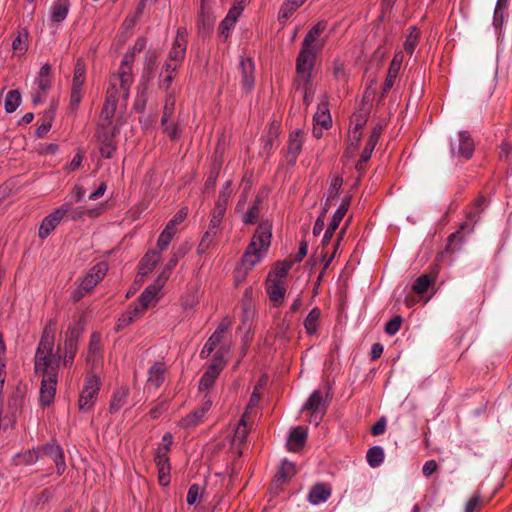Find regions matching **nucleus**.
I'll use <instances>...</instances> for the list:
<instances>
[{
  "label": "nucleus",
  "instance_id": "338daca9",
  "mask_svg": "<svg viewBox=\"0 0 512 512\" xmlns=\"http://www.w3.org/2000/svg\"><path fill=\"white\" fill-rule=\"evenodd\" d=\"M361 132H357V130H349L348 132V144L349 147L356 149L360 143L361 140Z\"/></svg>",
  "mask_w": 512,
  "mask_h": 512
},
{
  "label": "nucleus",
  "instance_id": "7ed1b4c3",
  "mask_svg": "<svg viewBox=\"0 0 512 512\" xmlns=\"http://www.w3.org/2000/svg\"><path fill=\"white\" fill-rule=\"evenodd\" d=\"M54 334L46 328L35 354V373L38 376H58L60 357L53 352Z\"/></svg>",
  "mask_w": 512,
  "mask_h": 512
},
{
  "label": "nucleus",
  "instance_id": "864d4df0",
  "mask_svg": "<svg viewBox=\"0 0 512 512\" xmlns=\"http://www.w3.org/2000/svg\"><path fill=\"white\" fill-rule=\"evenodd\" d=\"M384 129L382 124H377L371 131L369 139L366 142L367 147L374 149Z\"/></svg>",
  "mask_w": 512,
  "mask_h": 512
},
{
  "label": "nucleus",
  "instance_id": "a19ab883",
  "mask_svg": "<svg viewBox=\"0 0 512 512\" xmlns=\"http://www.w3.org/2000/svg\"><path fill=\"white\" fill-rule=\"evenodd\" d=\"M101 353V335L94 332L90 336L88 347V361H95Z\"/></svg>",
  "mask_w": 512,
  "mask_h": 512
},
{
  "label": "nucleus",
  "instance_id": "dca6fc26",
  "mask_svg": "<svg viewBox=\"0 0 512 512\" xmlns=\"http://www.w3.org/2000/svg\"><path fill=\"white\" fill-rule=\"evenodd\" d=\"M313 119V134L315 137L320 138L322 136V129H328L332 125V119L328 108V96L326 94L322 96Z\"/></svg>",
  "mask_w": 512,
  "mask_h": 512
},
{
  "label": "nucleus",
  "instance_id": "6e6552de",
  "mask_svg": "<svg viewBox=\"0 0 512 512\" xmlns=\"http://www.w3.org/2000/svg\"><path fill=\"white\" fill-rule=\"evenodd\" d=\"M229 351V346H223L220 350H218L213 359L211 364L207 367L206 371L202 375L200 382H199V391L205 392L209 391L218 376L220 375L221 371L224 369L226 360L224 359V355L227 354Z\"/></svg>",
  "mask_w": 512,
  "mask_h": 512
},
{
  "label": "nucleus",
  "instance_id": "c9c22d12",
  "mask_svg": "<svg viewBox=\"0 0 512 512\" xmlns=\"http://www.w3.org/2000/svg\"><path fill=\"white\" fill-rule=\"evenodd\" d=\"M160 258L161 252L158 250H152L147 252L141 260L140 272L144 275L152 272V270L159 262Z\"/></svg>",
  "mask_w": 512,
  "mask_h": 512
},
{
  "label": "nucleus",
  "instance_id": "0e129e2a",
  "mask_svg": "<svg viewBox=\"0 0 512 512\" xmlns=\"http://www.w3.org/2000/svg\"><path fill=\"white\" fill-rule=\"evenodd\" d=\"M126 396H127V394L125 391L117 392L114 395V398L111 402V405H110L111 410H119L122 407V405L126 399Z\"/></svg>",
  "mask_w": 512,
  "mask_h": 512
},
{
  "label": "nucleus",
  "instance_id": "39448f33",
  "mask_svg": "<svg viewBox=\"0 0 512 512\" xmlns=\"http://www.w3.org/2000/svg\"><path fill=\"white\" fill-rule=\"evenodd\" d=\"M43 456L49 457L56 465L57 474L62 475L66 469L64 453L59 445L48 443L43 446L26 450L16 454L13 458V463L16 466L32 465L36 463Z\"/></svg>",
  "mask_w": 512,
  "mask_h": 512
},
{
  "label": "nucleus",
  "instance_id": "de8ad7c7",
  "mask_svg": "<svg viewBox=\"0 0 512 512\" xmlns=\"http://www.w3.org/2000/svg\"><path fill=\"white\" fill-rule=\"evenodd\" d=\"M433 281L434 279L431 278L429 275L423 274L415 280L412 289L417 294H423L428 290L429 286Z\"/></svg>",
  "mask_w": 512,
  "mask_h": 512
},
{
  "label": "nucleus",
  "instance_id": "680f3d73",
  "mask_svg": "<svg viewBox=\"0 0 512 512\" xmlns=\"http://www.w3.org/2000/svg\"><path fill=\"white\" fill-rule=\"evenodd\" d=\"M188 214V211L186 208L180 209L173 218L168 222L166 226L170 227L171 229H176V225L182 223L184 219L186 218Z\"/></svg>",
  "mask_w": 512,
  "mask_h": 512
},
{
  "label": "nucleus",
  "instance_id": "603ef678",
  "mask_svg": "<svg viewBox=\"0 0 512 512\" xmlns=\"http://www.w3.org/2000/svg\"><path fill=\"white\" fill-rule=\"evenodd\" d=\"M400 69L389 66L388 73L383 84L382 97L393 87L394 82L399 74Z\"/></svg>",
  "mask_w": 512,
  "mask_h": 512
},
{
  "label": "nucleus",
  "instance_id": "f3484780",
  "mask_svg": "<svg viewBox=\"0 0 512 512\" xmlns=\"http://www.w3.org/2000/svg\"><path fill=\"white\" fill-rule=\"evenodd\" d=\"M302 410L308 411L310 413L309 421L318 425L326 410L322 392L319 390L314 391L308 398Z\"/></svg>",
  "mask_w": 512,
  "mask_h": 512
},
{
  "label": "nucleus",
  "instance_id": "b1692460",
  "mask_svg": "<svg viewBox=\"0 0 512 512\" xmlns=\"http://www.w3.org/2000/svg\"><path fill=\"white\" fill-rule=\"evenodd\" d=\"M266 292L275 307L282 305L286 293V287L282 280L271 278V275H269L266 283Z\"/></svg>",
  "mask_w": 512,
  "mask_h": 512
},
{
  "label": "nucleus",
  "instance_id": "4be33fe9",
  "mask_svg": "<svg viewBox=\"0 0 512 512\" xmlns=\"http://www.w3.org/2000/svg\"><path fill=\"white\" fill-rule=\"evenodd\" d=\"M244 10V2H238L233 7H231L226 15V17L221 21L218 27L219 35L226 40L229 37V32L232 28H234L239 16Z\"/></svg>",
  "mask_w": 512,
  "mask_h": 512
},
{
  "label": "nucleus",
  "instance_id": "774afa93",
  "mask_svg": "<svg viewBox=\"0 0 512 512\" xmlns=\"http://www.w3.org/2000/svg\"><path fill=\"white\" fill-rule=\"evenodd\" d=\"M373 150L374 149L369 148L367 146L364 147V149H363V151L361 153V156H360V160L356 164V169L358 171L362 170L363 169V164L366 163L371 158Z\"/></svg>",
  "mask_w": 512,
  "mask_h": 512
},
{
  "label": "nucleus",
  "instance_id": "1a4fd4ad",
  "mask_svg": "<svg viewBox=\"0 0 512 512\" xmlns=\"http://www.w3.org/2000/svg\"><path fill=\"white\" fill-rule=\"evenodd\" d=\"M108 271V265L105 262H99L89 269L87 274L81 280L77 290L73 294V300L78 302L86 294L90 293L94 287L102 281Z\"/></svg>",
  "mask_w": 512,
  "mask_h": 512
},
{
  "label": "nucleus",
  "instance_id": "09e8293b",
  "mask_svg": "<svg viewBox=\"0 0 512 512\" xmlns=\"http://www.w3.org/2000/svg\"><path fill=\"white\" fill-rule=\"evenodd\" d=\"M247 435H248V427H247L245 417L243 416L235 430L233 440H232L233 444L244 443Z\"/></svg>",
  "mask_w": 512,
  "mask_h": 512
},
{
  "label": "nucleus",
  "instance_id": "393cba45",
  "mask_svg": "<svg viewBox=\"0 0 512 512\" xmlns=\"http://www.w3.org/2000/svg\"><path fill=\"white\" fill-rule=\"evenodd\" d=\"M304 142V132L302 130H295L290 133L288 144H287V154L286 159L288 163L294 164L297 160L298 155L302 150V145Z\"/></svg>",
  "mask_w": 512,
  "mask_h": 512
},
{
  "label": "nucleus",
  "instance_id": "a878e982",
  "mask_svg": "<svg viewBox=\"0 0 512 512\" xmlns=\"http://www.w3.org/2000/svg\"><path fill=\"white\" fill-rule=\"evenodd\" d=\"M40 401L43 405H50L56 394L58 376H41Z\"/></svg>",
  "mask_w": 512,
  "mask_h": 512
},
{
  "label": "nucleus",
  "instance_id": "f257e3e1",
  "mask_svg": "<svg viewBox=\"0 0 512 512\" xmlns=\"http://www.w3.org/2000/svg\"><path fill=\"white\" fill-rule=\"evenodd\" d=\"M326 22L319 21L305 35L301 49L296 59V76L294 85L296 90L303 94V102L309 106L315 95V87L312 83V70L315 65L316 54L321 51L325 42L319 36L325 31Z\"/></svg>",
  "mask_w": 512,
  "mask_h": 512
},
{
  "label": "nucleus",
  "instance_id": "f03ea898",
  "mask_svg": "<svg viewBox=\"0 0 512 512\" xmlns=\"http://www.w3.org/2000/svg\"><path fill=\"white\" fill-rule=\"evenodd\" d=\"M271 239L272 224L269 221L259 223L242 257V265L246 270L252 269L266 255Z\"/></svg>",
  "mask_w": 512,
  "mask_h": 512
},
{
  "label": "nucleus",
  "instance_id": "58836bf2",
  "mask_svg": "<svg viewBox=\"0 0 512 512\" xmlns=\"http://www.w3.org/2000/svg\"><path fill=\"white\" fill-rule=\"evenodd\" d=\"M321 311L319 308H313L304 320V327L308 334L316 333L320 323Z\"/></svg>",
  "mask_w": 512,
  "mask_h": 512
},
{
  "label": "nucleus",
  "instance_id": "5fc2aeb1",
  "mask_svg": "<svg viewBox=\"0 0 512 512\" xmlns=\"http://www.w3.org/2000/svg\"><path fill=\"white\" fill-rule=\"evenodd\" d=\"M484 504V500L481 498L480 494L473 495L465 505V512H476L479 507Z\"/></svg>",
  "mask_w": 512,
  "mask_h": 512
},
{
  "label": "nucleus",
  "instance_id": "5701e85b",
  "mask_svg": "<svg viewBox=\"0 0 512 512\" xmlns=\"http://www.w3.org/2000/svg\"><path fill=\"white\" fill-rule=\"evenodd\" d=\"M485 198L483 196L478 197L474 202V207L477 209L476 211H471L467 215V221L461 224L458 231L455 233H452L449 236V245L453 243L454 240L459 239L462 241V238L460 237V234L464 231L471 232L473 229L474 224L477 221L478 215L480 213V207L485 204Z\"/></svg>",
  "mask_w": 512,
  "mask_h": 512
},
{
  "label": "nucleus",
  "instance_id": "ea45409f",
  "mask_svg": "<svg viewBox=\"0 0 512 512\" xmlns=\"http://www.w3.org/2000/svg\"><path fill=\"white\" fill-rule=\"evenodd\" d=\"M420 41V31L417 27L411 26L409 34L404 42V50L408 54H413Z\"/></svg>",
  "mask_w": 512,
  "mask_h": 512
},
{
  "label": "nucleus",
  "instance_id": "20e7f679",
  "mask_svg": "<svg viewBox=\"0 0 512 512\" xmlns=\"http://www.w3.org/2000/svg\"><path fill=\"white\" fill-rule=\"evenodd\" d=\"M188 31L186 28L180 27L177 29L175 39L169 51L168 58L163 66L162 83L165 85L166 90L170 87L177 69L181 66L185 59L186 49L188 44Z\"/></svg>",
  "mask_w": 512,
  "mask_h": 512
},
{
  "label": "nucleus",
  "instance_id": "e433bc0d",
  "mask_svg": "<svg viewBox=\"0 0 512 512\" xmlns=\"http://www.w3.org/2000/svg\"><path fill=\"white\" fill-rule=\"evenodd\" d=\"M306 1L307 0H284L279 11V19H289Z\"/></svg>",
  "mask_w": 512,
  "mask_h": 512
},
{
  "label": "nucleus",
  "instance_id": "72a5a7b5",
  "mask_svg": "<svg viewBox=\"0 0 512 512\" xmlns=\"http://www.w3.org/2000/svg\"><path fill=\"white\" fill-rule=\"evenodd\" d=\"M242 69V85L246 90H250L254 85V63L251 59H242L240 62Z\"/></svg>",
  "mask_w": 512,
  "mask_h": 512
},
{
  "label": "nucleus",
  "instance_id": "4468645a",
  "mask_svg": "<svg viewBox=\"0 0 512 512\" xmlns=\"http://www.w3.org/2000/svg\"><path fill=\"white\" fill-rule=\"evenodd\" d=\"M118 133L119 125H115L113 128H108L104 124H99L97 129V140L99 143L100 153L104 158H112L116 152L117 145L114 139Z\"/></svg>",
  "mask_w": 512,
  "mask_h": 512
},
{
  "label": "nucleus",
  "instance_id": "37998d69",
  "mask_svg": "<svg viewBox=\"0 0 512 512\" xmlns=\"http://www.w3.org/2000/svg\"><path fill=\"white\" fill-rule=\"evenodd\" d=\"M172 444H173L172 434L169 432L165 433L155 451L154 457H168V453L171 450Z\"/></svg>",
  "mask_w": 512,
  "mask_h": 512
},
{
  "label": "nucleus",
  "instance_id": "6e6d98bb",
  "mask_svg": "<svg viewBox=\"0 0 512 512\" xmlns=\"http://www.w3.org/2000/svg\"><path fill=\"white\" fill-rule=\"evenodd\" d=\"M342 183H343L342 179L338 176H335L331 179L330 188H329V197L325 204L326 207H328V202L330 201V199L337 196V194L342 186Z\"/></svg>",
  "mask_w": 512,
  "mask_h": 512
},
{
  "label": "nucleus",
  "instance_id": "79ce46f5",
  "mask_svg": "<svg viewBox=\"0 0 512 512\" xmlns=\"http://www.w3.org/2000/svg\"><path fill=\"white\" fill-rule=\"evenodd\" d=\"M366 458L371 467L380 466L384 460V451L382 447H371L367 452Z\"/></svg>",
  "mask_w": 512,
  "mask_h": 512
},
{
  "label": "nucleus",
  "instance_id": "a211bd4d",
  "mask_svg": "<svg viewBox=\"0 0 512 512\" xmlns=\"http://www.w3.org/2000/svg\"><path fill=\"white\" fill-rule=\"evenodd\" d=\"M211 407L212 400L205 399V401L199 407H197L191 413L183 417L179 421L178 425L184 429H189L198 426L199 424L205 421L206 415L210 411Z\"/></svg>",
  "mask_w": 512,
  "mask_h": 512
},
{
  "label": "nucleus",
  "instance_id": "69168bd1",
  "mask_svg": "<svg viewBox=\"0 0 512 512\" xmlns=\"http://www.w3.org/2000/svg\"><path fill=\"white\" fill-rule=\"evenodd\" d=\"M131 323H133L132 317L129 316L125 311L121 314V316L118 318V321L115 326L116 331H121L125 327L129 326Z\"/></svg>",
  "mask_w": 512,
  "mask_h": 512
},
{
  "label": "nucleus",
  "instance_id": "49530a36",
  "mask_svg": "<svg viewBox=\"0 0 512 512\" xmlns=\"http://www.w3.org/2000/svg\"><path fill=\"white\" fill-rule=\"evenodd\" d=\"M331 73L336 81H339V82L347 81V73L345 70V65L340 59H335L332 62Z\"/></svg>",
  "mask_w": 512,
  "mask_h": 512
},
{
  "label": "nucleus",
  "instance_id": "0eeeda50",
  "mask_svg": "<svg viewBox=\"0 0 512 512\" xmlns=\"http://www.w3.org/2000/svg\"><path fill=\"white\" fill-rule=\"evenodd\" d=\"M176 95L173 91L167 92L161 116V128L170 140H177L183 127L175 120Z\"/></svg>",
  "mask_w": 512,
  "mask_h": 512
},
{
  "label": "nucleus",
  "instance_id": "3c124183",
  "mask_svg": "<svg viewBox=\"0 0 512 512\" xmlns=\"http://www.w3.org/2000/svg\"><path fill=\"white\" fill-rule=\"evenodd\" d=\"M296 472L295 465L289 461H282L279 471L277 473L278 479L287 480L291 478Z\"/></svg>",
  "mask_w": 512,
  "mask_h": 512
},
{
  "label": "nucleus",
  "instance_id": "13d9d810",
  "mask_svg": "<svg viewBox=\"0 0 512 512\" xmlns=\"http://www.w3.org/2000/svg\"><path fill=\"white\" fill-rule=\"evenodd\" d=\"M402 318L400 316L393 317L387 322L385 332L389 335H395L401 328Z\"/></svg>",
  "mask_w": 512,
  "mask_h": 512
},
{
  "label": "nucleus",
  "instance_id": "c85d7f7f",
  "mask_svg": "<svg viewBox=\"0 0 512 512\" xmlns=\"http://www.w3.org/2000/svg\"><path fill=\"white\" fill-rule=\"evenodd\" d=\"M79 335V332L75 329H72L70 331V336L67 335L65 344H64V355H63V365L64 366H71L74 357L76 355L77 351V337Z\"/></svg>",
  "mask_w": 512,
  "mask_h": 512
},
{
  "label": "nucleus",
  "instance_id": "8fccbe9b",
  "mask_svg": "<svg viewBox=\"0 0 512 512\" xmlns=\"http://www.w3.org/2000/svg\"><path fill=\"white\" fill-rule=\"evenodd\" d=\"M259 199L249 208V210L243 215V222L245 224H254L257 222L260 214Z\"/></svg>",
  "mask_w": 512,
  "mask_h": 512
},
{
  "label": "nucleus",
  "instance_id": "bb28decb",
  "mask_svg": "<svg viewBox=\"0 0 512 512\" xmlns=\"http://www.w3.org/2000/svg\"><path fill=\"white\" fill-rule=\"evenodd\" d=\"M71 0H54L50 7V21L58 25L62 23L70 9Z\"/></svg>",
  "mask_w": 512,
  "mask_h": 512
},
{
  "label": "nucleus",
  "instance_id": "f704fd0d",
  "mask_svg": "<svg viewBox=\"0 0 512 512\" xmlns=\"http://www.w3.org/2000/svg\"><path fill=\"white\" fill-rule=\"evenodd\" d=\"M230 195H231L230 183L227 182L226 187L222 191H220V193L218 195V199L215 204V207L212 211V213L216 215V218L224 217L226 209H227V204L230 199Z\"/></svg>",
  "mask_w": 512,
  "mask_h": 512
},
{
  "label": "nucleus",
  "instance_id": "cd10ccee",
  "mask_svg": "<svg viewBox=\"0 0 512 512\" xmlns=\"http://www.w3.org/2000/svg\"><path fill=\"white\" fill-rule=\"evenodd\" d=\"M307 439V429L302 426H297L291 431L287 447L289 451L298 452L302 449Z\"/></svg>",
  "mask_w": 512,
  "mask_h": 512
},
{
  "label": "nucleus",
  "instance_id": "7c9ffc66",
  "mask_svg": "<svg viewBox=\"0 0 512 512\" xmlns=\"http://www.w3.org/2000/svg\"><path fill=\"white\" fill-rule=\"evenodd\" d=\"M154 462L158 471V481L160 485L167 486L170 483V461L169 457H154Z\"/></svg>",
  "mask_w": 512,
  "mask_h": 512
},
{
  "label": "nucleus",
  "instance_id": "4c0bfd02",
  "mask_svg": "<svg viewBox=\"0 0 512 512\" xmlns=\"http://www.w3.org/2000/svg\"><path fill=\"white\" fill-rule=\"evenodd\" d=\"M37 85L39 91L45 93L51 86V66L46 63L44 64L39 72L37 77Z\"/></svg>",
  "mask_w": 512,
  "mask_h": 512
},
{
  "label": "nucleus",
  "instance_id": "9d476101",
  "mask_svg": "<svg viewBox=\"0 0 512 512\" xmlns=\"http://www.w3.org/2000/svg\"><path fill=\"white\" fill-rule=\"evenodd\" d=\"M232 327V321L230 318L225 317L222 319V321L218 324L216 330L214 333L209 337L207 342L205 343L204 347L202 348L200 352V357L203 359H206L210 356V354L215 350V348L223 344L219 350L223 346H229V344L225 343L227 336L230 334V330Z\"/></svg>",
  "mask_w": 512,
  "mask_h": 512
},
{
  "label": "nucleus",
  "instance_id": "ddd939ff",
  "mask_svg": "<svg viewBox=\"0 0 512 512\" xmlns=\"http://www.w3.org/2000/svg\"><path fill=\"white\" fill-rule=\"evenodd\" d=\"M100 386L101 382L97 375L92 373L86 375L84 380V386L79 398L80 410L88 411L93 407L95 399L99 393Z\"/></svg>",
  "mask_w": 512,
  "mask_h": 512
},
{
  "label": "nucleus",
  "instance_id": "aec40b11",
  "mask_svg": "<svg viewBox=\"0 0 512 512\" xmlns=\"http://www.w3.org/2000/svg\"><path fill=\"white\" fill-rule=\"evenodd\" d=\"M167 281V274L158 276L155 282L147 286L144 291L140 294L137 300L143 304L147 309L154 306L158 300V294L164 287Z\"/></svg>",
  "mask_w": 512,
  "mask_h": 512
},
{
  "label": "nucleus",
  "instance_id": "2eb2a0df",
  "mask_svg": "<svg viewBox=\"0 0 512 512\" xmlns=\"http://www.w3.org/2000/svg\"><path fill=\"white\" fill-rule=\"evenodd\" d=\"M71 210V205L69 203L62 204L59 208L54 210L52 213L47 215L41 222L39 227V237L41 239L47 238L51 232L57 227V225L61 222L63 217L69 213Z\"/></svg>",
  "mask_w": 512,
  "mask_h": 512
},
{
  "label": "nucleus",
  "instance_id": "423d86ee",
  "mask_svg": "<svg viewBox=\"0 0 512 512\" xmlns=\"http://www.w3.org/2000/svg\"><path fill=\"white\" fill-rule=\"evenodd\" d=\"M132 63L133 56L124 55L118 72L110 76L106 96H114L115 100L128 98L130 88L134 82Z\"/></svg>",
  "mask_w": 512,
  "mask_h": 512
},
{
  "label": "nucleus",
  "instance_id": "2f4dec72",
  "mask_svg": "<svg viewBox=\"0 0 512 512\" xmlns=\"http://www.w3.org/2000/svg\"><path fill=\"white\" fill-rule=\"evenodd\" d=\"M28 37L29 33L26 29L17 31L13 41L12 50L14 55L23 56L28 50Z\"/></svg>",
  "mask_w": 512,
  "mask_h": 512
},
{
  "label": "nucleus",
  "instance_id": "f8f14e48",
  "mask_svg": "<svg viewBox=\"0 0 512 512\" xmlns=\"http://www.w3.org/2000/svg\"><path fill=\"white\" fill-rule=\"evenodd\" d=\"M86 81V66L82 59H78L75 63L74 74L72 79V87L70 94V107L77 110L84 95V84Z\"/></svg>",
  "mask_w": 512,
  "mask_h": 512
},
{
  "label": "nucleus",
  "instance_id": "052dcab7",
  "mask_svg": "<svg viewBox=\"0 0 512 512\" xmlns=\"http://www.w3.org/2000/svg\"><path fill=\"white\" fill-rule=\"evenodd\" d=\"M508 0H498L494 10V24L500 25L503 19V11Z\"/></svg>",
  "mask_w": 512,
  "mask_h": 512
},
{
  "label": "nucleus",
  "instance_id": "c03bdc74",
  "mask_svg": "<svg viewBox=\"0 0 512 512\" xmlns=\"http://www.w3.org/2000/svg\"><path fill=\"white\" fill-rule=\"evenodd\" d=\"M21 103V94L17 90H11L8 92L5 99V111L7 113L14 112Z\"/></svg>",
  "mask_w": 512,
  "mask_h": 512
},
{
  "label": "nucleus",
  "instance_id": "9b49d317",
  "mask_svg": "<svg viewBox=\"0 0 512 512\" xmlns=\"http://www.w3.org/2000/svg\"><path fill=\"white\" fill-rule=\"evenodd\" d=\"M475 144L467 131H459L450 141V154L454 158L469 160L473 156Z\"/></svg>",
  "mask_w": 512,
  "mask_h": 512
},
{
  "label": "nucleus",
  "instance_id": "473e14b6",
  "mask_svg": "<svg viewBox=\"0 0 512 512\" xmlns=\"http://www.w3.org/2000/svg\"><path fill=\"white\" fill-rule=\"evenodd\" d=\"M331 495V489L326 484H316L309 492V501L314 504H320L328 500Z\"/></svg>",
  "mask_w": 512,
  "mask_h": 512
},
{
  "label": "nucleus",
  "instance_id": "412c9836",
  "mask_svg": "<svg viewBox=\"0 0 512 512\" xmlns=\"http://www.w3.org/2000/svg\"><path fill=\"white\" fill-rule=\"evenodd\" d=\"M350 203H351L350 197H345L342 200V203L340 204V206L338 207V209L334 213V215L332 217V220L329 223V225H328V227H327V229L325 231L324 237L322 239V245L323 246H326V245L329 244L333 234L335 233V231L339 227L340 222L342 221L343 217L347 213V211H348V209L350 207Z\"/></svg>",
  "mask_w": 512,
  "mask_h": 512
},
{
  "label": "nucleus",
  "instance_id": "c756f323",
  "mask_svg": "<svg viewBox=\"0 0 512 512\" xmlns=\"http://www.w3.org/2000/svg\"><path fill=\"white\" fill-rule=\"evenodd\" d=\"M118 100L114 99V96H106L104 105L100 113V124L106 125L110 128L112 119L115 115Z\"/></svg>",
  "mask_w": 512,
  "mask_h": 512
},
{
  "label": "nucleus",
  "instance_id": "a18cd8bd",
  "mask_svg": "<svg viewBox=\"0 0 512 512\" xmlns=\"http://www.w3.org/2000/svg\"><path fill=\"white\" fill-rule=\"evenodd\" d=\"M175 233L176 229H171L168 226L164 228L157 241L158 251L162 252L167 249Z\"/></svg>",
  "mask_w": 512,
  "mask_h": 512
},
{
  "label": "nucleus",
  "instance_id": "6ab92c4d",
  "mask_svg": "<svg viewBox=\"0 0 512 512\" xmlns=\"http://www.w3.org/2000/svg\"><path fill=\"white\" fill-rule=\"evenodd\" d=\"M167 366L162 361L155 362L148 370L145 389L150 393L158 390L164 383Z\"/></svg>",
  "mask_w": 512,
  "mask_h": 512
},
{
  "label": "nucleus",
  "instance_id": "e2e57ef3",
  "mask_svg": "<svg viewBox=\"0 0 512 512\" xmlns=\"http://www.w3.org/2000/svg\"><path fill=\"white\" fill-rule=\"evenodd\" d=\"M200 495H201V489L198 485H192L189 490H188V493H187V503L190 504V505H193L195 504L199 498H200Z\"/></svg>",
  "mask_w": 512,
  "mask_h": 512
},
{
  "label": "nucleus",
  "instance_id": "bf43d9fd",
  "mask_svg": "<svg viewBox=\"0 0 512 512\" xmlns=\"http://www.w3.org/2000/svg\"><path fill=\"white\" fill-rule=\"evenodd\" d=\"M366 122L367 119L364 115L354 114L351 118V128L349 130H357V132H361Z\"/></svg>",
  "mask_w": 512,
  "mask_h": 512
},
{
  "label": "nucleus",
  "instance_id": "4d7b16f0",
  "mask_svg": "<svg viewBox=\"0 0 512 512\" xmlns=\"http://www.w3.org/2000/svg\"><path fill=\"white\" fill-rule=\"evenodd\" d=\"M292 267V263L288 261L277 263L274 267V274L277 279L285 277Z\"/></svg>",
  "mask_w": 512,
  "mask_h": 512
}]
</instances>
